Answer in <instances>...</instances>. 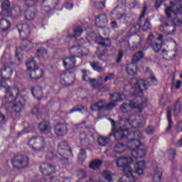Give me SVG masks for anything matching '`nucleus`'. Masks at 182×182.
Listing matches in <instances>:
<instances>
[{"label": "nucleus", "instance_id": "nucleus-58", "mask_svg": "<svg viewBox=\"0 0 182 182\" xmlns=\"http://www.w3.org/2000/svg\"><path fill=\"white\" fill-rule=\"evenodd\" d=\"M122 58H123V51L119 50L118 53V58H117V63H119V62H122Z\"/></svg>", "mask_w": 182, "mask_h": 182}, {"label": "nucleus", "instance_id": "nucleus-36", "mask_svg": "<svg viewBox=\"0 0 182 182\" xmlns=\"http://www.w3.org/2000/svg\"><path fill=\"white\" fill-rule=\"evenodd\" d=\"M113 173L109 171H105L102 173V177L105 178V180H107V181L113 182Z\"/></svg>", "mask_w": 182, "mask_h": 182}, {"label": "nucleus", "instance_id": "nucleus-32", "mask_svg": "<svg viewBox=\"0 0 182 182\" xmlns=\"http://www.w3.org/2000/svg\"><path fill=\"white\" fill-rule=\"evenodd\" d=\"M14 93L18 96L19 95V89L18 88H14L12 90H11V87H7L6 90V94L8 97H12L14 96Z\"/></svg>", "mask_w": 182, "mask_h": 182}, {"label": "nucleus", "instance_id": "nucleus-1", "mask_svg": "<svg viewBox=\"0 0 182 182\" xmlns=\"http://www.w3.org/2000/svg\"><path fill=\"white\" fill-rule=\"evenodd\" d=\"M149 87L147 81L143 80H139L137 78H132L131 80V85L124 87V90L127 92L132 87V90L135 92L126 97V94L121 95L120 93H114L110 95L111 102L107 103L106 100H101L91 105V110L94 112H103V110H112L113 107L117 106L118 102H122V100H129L131 110L132 109H136L139 113L143 112V109L147 106V98L146 97H142L141 102L136 101L134 97H137L136 93H143L144 90H146Z\"/></svg>", "mask_w": 182, "mask_h": 182}, {"label": "nucleus", "instance_id": "nucleus-51", "mask_svg": "<svg viewBox=\"0 0 182 182\" xmlns=\"http://www.w3.org/2000/svg\"><path fill=\"white\" fill-rule=\"evenodd\" d=\"M82 110H85V107L80 106V107H74L70 110L69 113H73L74 112H82Z\"/></svg>", "mask_w": 182, "mask_h": 182}, {"label": "nucleus", "instance_id": "nucleus-53", "mask_svg": "<svg viewBox=\"0 0 182 182\" xmlns=\"http://www.w3.org/2000/svg\"><path fill=\"white\" fill-rule=\"evenodd\" d=\"M16 56L18 61L21 60V56H22V49L17 48L16 51Z\"/></svg>", "mask_w": 182, "mask_h": 182}, {"label": "nucleus", "instance_id": "nucleus-5", "mask_svg": "<svg viewBox=\"0 0 182 182\" xmlns=\"http://www.w3.org/2000/svg\"><path fill=\"white\" fill-rule=\"evenodd\" d=\"M134 139H131L129 141V144H132L136 146V149H133L132 151V158L134 159V164H135L139 161H136V159H143L144 156H146V150L143 148H140V140L143 139V136L141 133L139 132H136L133 134Z\"/></svg>", "mask_w": 182, "mask_h": 182}, {"label": "nucleus", "instance_id": "nucleus-26", "mask_svg": "<svg viewBox=\"0 0 182 182\" xmlns=\"http://www.w3.org/2000/svg\"><path fill=\"white\" fill-rule=\"evenodd\" d=\"M127 146L123 144L118 143L114 147V152L117 154H122V153H124Z\"/></svg>", "mask_w": 182, "mask_h": 182}, {"label": "nucleus", "instance_id": "nucleus-39", "mask_svg": "<svg viewBox=\"0 0 182 182\" xmlns=\"http://www.w3.org/2000/svg\"><path fill=\"white\" fill-rule=\"evenodd\" d=\"M110 139L106 136H100L98 138V143L100 146H106L109 143Z\"/></svg>", "mask_w": 182, "mask_h": 182}, {"label": "nucleus", "instance_id": "nucleus-33", "mask_svg": "<svg viewBox=\"0 0 182 182\" xmlns=\"http://www.w3.org/2000/svg\"><path fill=\"white\" fill-rule=\"evenodd\" d=\"M31 93L33 97H38L39 99L42 96V88L41 87H36L31 90Z\"/></svg>", "mask_w": 182, "mask_h": 182}, {"label": "nucleus", "instance_id": "nucleus-14", "mask_svg": "<svg viewBox=\"0 0 182 182\" xmlns=\"http://www.w3.org/2000/svg\"><path fill=\"white\" fill-rule=\"evenodd\" d=\"M1 77L5 82L9 80L12 75H14V70L10 67L4 66L0 70Z\"/></svg>", "mask_w": 182, "mask_h": 182}, {"label": "nucleus", "instance_id": "nucleus-41", "mask_svg": "<svg viewBox=\"0 0 182 182\" xmlns=\"http://www.w3.org/2000/svg\"><path fill=\"white\" fill-rule=\"evenodd\" d=\"M11 14H12L13 16H21V15L22 14V10L21 9V7L16 6L11 11Z\"/></svg>", "mask_w": 182, "mask_h": 182}, {"label": "nucleus", "instance_id": "nucleus-2", "mask_svg": "<svg viewBox=\"0 0 182 182\" xmlns=\"http://www.w3.org/2000/svg\"><path fill=\"white\" fill-rule=\"evenodd\" d=\"M116 164L117 167H122L124 170V175L120 178L119 182H136L140 176L144 174V168H146V162L141 161L134 164V159L132 158H119ZM130 164H134V171Z\"/></svg>", "mask_w": 182, "mask_h": 182}, {"label": "nucleus", "instance_id": "nucleus-13", "mask_svg": "<svg viewBox=\"0 0 182 182\" xmlns=\"http://www.w3.org/2000/svg\"><path fill=\"white\" fill-rule=\"evenodd\" d=\"M18 33L23 39H25L31 35V27L26 23L17 25Z\"/></svg>", "mask_w": 182, "mask_h": 182}, {"label": "nucleus", "instance_id": "nucleus-61", "mask_svg": "<svg viewBox=\"0 0 182 182\" xmlns=\"http://www.w3.org/2000/svg\"><path fill=\"white\" fill-rule=\"evenodd\" d=\"M181 80H177L176 84L174 85V88L176 89V90H178L180 87H181Z\"/></svg>", "mask_w": 182, "mask_h": 182}, {"label": "nucleus", "instance_id": "nucleus-30", "mask_svg": "<svg viewBox=\"0 0 182 182\" xmlns=\"http://www.w3.org/2000/svg\"><path fill=\"white\" fill-rule=\"evenodd\" d=\"M137 69V66L134 63H132L129 64L126 68L127 73L128 75H134L136 73V70Z\"/></svg>", "mask_w": 182, "mask_h": 182}, {"label": "nucleus", "instance_id": "nucleus-23", "mask_svg": "<svg viewBox=\"0 0 182 182\" xmlns=\"http://www.w3.org/2000/svg\"><path fill=\"white\" fill-rule=\"evenodd\" d=\"M36 56L39 59H48V50L43 48H38L36 52Z\"/></svg>", "mask_w": 182, "mask_h": 182}, {"label": "nucleus", "instance_id": "nucleus-37", "mask_svg": "<svg viewBox=\"0 0 182 182\" xmlns=\"http://www.w3.org/2000/svg\"><path fill=\"white\" fill-rule=\"evenodd\" d=\"M120 111L122 113H129V112H132V108L130 107V104L123 103L120 106Z\"/></svg>", "mask_w": 182, "mask_h": 182}, {"label": "nucleus", "instance_id": "nucleus-9", "mask_svg": "<svg viewBox=\"0 0 182 182\" xmlns=\"http://www.w3.org/2000/svg\"><path fill=\"white\" fill-rule=\"evenodd\" d=\"M13 164V167L14 168H25V167H28V164L29 161L26 156H16L11 161Z\"/></svg>", "mask_w": 182, "mask_h": 182}, {"label": "nucleus", "instance_id": "nucleus-57", "mask_svg": "<svg viewBox=\"0 0 182 182\" xmlns=\"http://www.w3.org/2000/svg\"><path fill=\"white\" fill-rule=\"evenodd\" d=\"M141 29V25L140 24H136L132 28V31H134L136 33L139 32Z\"/></svg>", "mask_w": 182, "mask_h": 182}, {"label": "nucleus", "instance_id": "nucleus-11", "mask_svg": "<svg viewBox=\"0 0 182 182\" xmlns=\"http://www.w3.org/2000/svg\"><path fill=\"white\" fill-rule=\"evenodd\" d=\"M95 130L92 128L86 127L80 133V141L82 144H85L90 137L93 136Z\"/></svg>", "mask_w": 182, "mask_h": 182}, {"label": "nucleus", "instance_id": "nucleus-44", "mask_svg": "<svg viewBox=\"0 0 182 182\" xmlns=\"http://www.w3.org/2000/svg\"><path fill=\"white\" fill-rule=\"evenodd\" d=\"M91 66L94 70H97V72H103L102 65L99 64L98 63H91Z\"/></svg>", "mask_w": 182, "mask_h": 182}, {"label": "nucleus", "instance_id": "nucleus-24", "mask_svg": "<svg viewBox=\"0 0 182 182\" xmlns=\"http://www.w3.org/2000/svg\"><path fill=\"white\" fill-rule=\"evenodd\" d=\"M103 164V162L101 160L97 159L90 162L89 167L92 170H99Z\"/></svg>", "mask_w": 182, "mask_h": 182}, {"label": "nucleus", "instance_id": "nucleus-25", "mask_svg": "<svg viewBox=\"0 0 182 182\" xmlns=\"http://www.w3.org/2000/svg\"><path fill=\"white\" fill-rule=\"evenodd\" d=\"M70 52L74 55H76L77 53L81 55H85V51H83V48L80 46H73L70 49Z\"/></svg>", "mask_w": 182, "mask_h": 182}, {"label": "nucleus", "instance_id": "nucleus-64", "mask_svg": "<svg viewBox=\"0 0 182 182\" xmlns=\"http://www.w3.org/2000/svg\"><path fill=\"white\" fill-rule=\"evenodd\" d=\"M55 182H70V178H61L60 179L57 180Z\"/></svg>", "mask_w": 182, "mask_h": 182}, {"label": "nucleus", "instance_id": "nucleus-27", "mask_svg": "<svg viewBox=\"0 0 182 182\" xmlns=\"http://www.w3.org/2000/svg\"><path fill=\"white\" fill-rule=\"evenodd\" d=\"M182 112V106L180 99L176 100V102L173 107V116H178L179 113Z\"/></svg>", "mask_w": 182, "mask_h": 182}, {"label": "nucleus", "instance_id": "nucleus-50", "mask_svg": "<svg viewBox=\"0 0 182 182\" xmlns=\"http://www.w3.org/2000/svg\"><path fill=\"white\" fill-rule=\"evenodd\" d=\"M149 80L151 82V85H153L154 86H157L159 85V81L157 80V78H156V76L151 75L149 77Z\"/></svg>", "mask_w": 182, "mask_h": 182}, {"label": "nucleus", "instance_id": "nucleus-42", "mask_svg": "<svg viewBox=\"0 0 182 182\" xmlns=\"http://www.w3.org/2000/svg\"><path fill=\"white\" fill-rule=\"evenodd\" d=\"M86 151H85L83 149H81L80 150V153L78 154V160L80 161H83L84 160H86Z\"/></svg>", "mask_w": 182, "mask_h": 182}, {"label": "nucleus", "instance_id": "nucleus-15", "mask_svg": "<svg viewBox=\"0 0 182 182\" xmlns=\"http://www.w3.org/2000/svg\"><path fill=\"white\" fill-rule=\"evenodd\" d=\"M25 102V100L23 98H21V101L18 103L14 104L11 107H8V111L11 112V113H19V112H21L23 109V103Z\"/></svg>", "mask_w": 182, "mask_h": 182}, {"label": "nucleus", "instance_id": "nucleus-12", "mask_svg": "<svg viewBox=\"0 0 182 182\" xmlns=\"http://www.w3.org/2000/svg\"><path fill=\"white\" fill-rule=\"evenodd\" d=\"M82 80H85V82H89L92 89H97V85L100 83L101 80H103V77L102 76L99 77L98 80L90 78L85 70H82Z\"/></svg>", "mask_w": 182, "mask_h": 182}, {"label": "nucleus", "instance_id": "nucleus-7", "mask_svg": "<svg viewBox=\"0 0 182 182\" xmlns=\"http://www.w3.org/2000/svg\"><path fill=\"white\" fill-rule=\"evenodd\" d=\"M40 170L43 174H44V180L46 182H51L55 178L50 174L56 173V167L49 164H43L40 167Z\"/></svg>", "mask_w": 182, "mask_h": 182}, {"label": "nucleus", "instance_id": "nucleus-29", "mask_svg": "<svg viewBox=\"0 0 182 182\" xmlns=\"http://www.w3.org/2000/svg\"><path fill=\"white\" fill-rule=\"evenodd\" d=\"M144 58V53L143 51L137 52L132 58L133 63H139Z\"/></svg>", "mask_w": 182, "mask_h": 182}, {"label": "nucleus", "instance_id": "nucleus-6", "mask_svg": "<svg viewBox=\"0 0 182 182\" xmlns=\"http://www.w3.org/2000/svg\"><path fill=\"white\" fill-rule=\"evenodd\" d=\"M28 146L33 151H43L48 146V141L43 136H33L28 141Z\"/></svg>", "mask_w": 182, "mask_h": 182}, {"label": "nucleus", "instance_id": "nucleus-35", "mask_svg": "<svg viewBox=\"0 0 182 182\" xmlns=\"http://www.w3.org/2000/svg\"><path fill=\"white\" fill-rule=\"evenodd\" d=\"M162 176H163V173H161V171L160 169L156 170L154 175L153 181L161 182Z\"/></svg>", "mask_w": 182, "mask_h": 182}, {"label": "nucleus", "instance_id": "nucleus-43", "mask_svg": "<svg viewBox=\"0 0 182 182\" xmlns=\"http://www.w3.org/2000/svg\"><path fill=\"white\" fill-rule=\"evenodd\" d=\"M164 28H165V29H168L166 32L167 35H173V33L176 32V28H174V27H171L167 23L164 25Z\"/></svg>", "mask_w": 182, "mask_h": 182}, {"label": "nucleus", "instance_id": "nucleus-56", "mask_svg": "<svg viewBox=\"0 0 182 182\" xmlns=\"http://www.w3.org/2000/svg\"><path fill=\"white\" fill-rule=\"evenodd\" d=\"M95 6L98 9H103V8H105V2H103V1L97 2V3H95Z\"/></svg>", "mask_w": 182, "mask_h": 182}, {"label": "nucleus", "instance_id": "nucleus-31", "mask_svg": "<svg viewBox=\"0 0 182 182\" xmlns=\"http://www.w3.org/2000/svg\"><path fill=\"white\" fill-rule=\"evenodd\" d=\"M73 37L79 38L82 36V33H83V28L82 26H76L73 29Z\"/></svg>", "mask_w": 182, "mask_h": 182}, {"label": "nucleus", "instance_id": "nucleus-8", "mask_svg": "<svg viewBox=\"0 0 182 182\" xmlns=\"http://www.w3.org/2000/svg\"><path fill=\"white\" fill-rule=\"evenodd\" d=\"M68 156H73L72 149H69V144L66 141H62L58 145V158L68 160Z\"/></svg>", "mask_w": 182, "mask_h": 182}, {"label": "nucleus", "instance_id": "nucleus-28", "mask_svg": "<svg viewBox=\"0 0 182 182\" xmlns=\"http://www.w3.org/2000/svg\"><path fill=\"white\" fill-rule=\"evenodd\" d=\"M36 16V11L35 10L28 9L25 13V18L27 21H33Z\"/></svg>", "mask_w": 182, "mask_h": 182}, {"label": "nucleus", "instance_id": "nucleus-10", "mask_svg": "<svg viewBox=\"0 0 182 182\" xmlns=\"http://www.w3.org/2000/svg\"><path fill=\"white\" fill-rule=\"evenodd\" d=\"M87 39H92V41H95L98 45H101V46H110L112 45V42L109 38H102L100 36L96 35L95 33H90L87 35Z\"/></svg>", "mask_w": 182, "mask_h": 182}, {"label": "nucleus", "instance_id": "nucleus-20", "mask_svg": "<svg viewBox=\"0 0 182 182\" xmlns=\"http://www.w3.org/2000/svg\"><path fill=\"white\" fill-rule=\"evenodd\" d=\"M53 153H55V149H53V148H51L50 149H48V152L46 154V157L47 160H56V161H58V160H60V161H63V158L59 159L58 156L59 154H58L57 155H53Z\"/></svg>", "mask_w": 182, "mask_h": 182}, {"label": "nucleus", "instance_id": "nucleus-45", "mask_svg": "<svg viewBox=\"0 0 182 182\" xmlns=\"http://www.w3.org/2000/svg\"><path fill=\"white\" fill-rule=\"evenodd\" d=\"M150 29H151V24L150 23V20L146 18L144 24L143 30L147 31H150Z\"/></svg>", "mask_w": 182, "mask_h": 182}, {"label": "nucleus", "instance_id": "nucleus-3", "mask_svg": "<svg viewBox=\"0 0 182 182\" xmlns=\"http://www.w3.org/2000/svg\"><path fill=\"white\" fill-rule=\"evenodd\" d=\"M140 119V122L136 121L135 115H130L129 118H121L119 120V129H116V122L113 120L112 118H109V120L112 125V133L109 134V136L114 135L115 140L119 141V140H123V139H126V137H129V134H133L132 133H129V129H124L123 127H127L128 126H131V127H141L146 123V117H139Z\"/></svg>", "mask_w": 182, "mask_h": 182}, {"label": "nucleus", "instance_id": "nucleus-17", "mask_svg": "<svg viewBox=\"0 0 182 182\" xmlns=\"http://www.w3.org/2000/svg\"><path fill=\"white\" fill-rule=\"evenodd\" d=\"M39 129L41 133L43 134H48V133H50V130H52V127H50V124L48 122H42L39 124Z\"/></svg>", "mask_w": 182, "mask_h": 182}, {"label": "nucleus", "instance_id": "nucleus-55", "mask_svg": "<svg viewBox=\"0 0 182 182\" xmlns=\"http://www.w3.org/2000/svg\"><path fill=\"white\" fill-rule=\"evenodd\" d=\"M147 12V6H144L142 11L141 16L139 17V21H141L142 18H144Z\"/></svg>", "mask_w": 182, "mask_h": 182}, {"label": "nucleus", "instance_id": "nucleus-40", "mask_svg": "<svg viewBox=\"0 0 182 182\" xmlns=\"http://www.w3.org/2000/svg\"><path fill=\"white\" fill-rule=\"evenodd\" d=\"M30 77L31 79H36V73L42 74V70L36 68L33 70H30Z\"/></svg>", "mask_w": 182, "mask_h": 182}, {"label": "nucleus", "instance_id": "nucleus-4", "mask_svg": "<svg viewBox=\"0 0 182 182\" xmlns=\"http://www.w3.org/2000/svg\"><path fill=\"white\" fill-rule=\"evenodd\" d=\"M178 2H181V0H171V6L165 9V14L168 18H171V14L177 15L178 18H174L172 20V22L176 26H182V6Z\"/></svg>", "mask_w": 182, "mask_h": 182}, {"label": "nucleus", "instance_id": "nucleus-60", "mask_svg": "<svg viewBox=\"0 0 182 182\" xmlns=\"http://www.w3.org/2000/svg\"><path fill=\"white\" fill-rule=\"evenodd\" d=\"M153 133H154V128L151 126L148 127V128L146 129V134H153Z\"/></svg>", "mask_w": 182, "mask_h": 182}, {"label": "nucleus", "instance_id": "nucleus-18", "mask_svg": "<svg viewBox=\"0 0 182 182\" xmlns=\"http://www.w3.org/2000/svg\"><path fill=\"white\" fill-rule=\"evenodd\" d=\"M108 22L107 16L105 14H100L95 18V23L99 26H106Z\"/></svg>", "mask_w": 182, "mask_h": 182}, {"label": "nucleus", "instance_id": "nucleus-47", "mask_svg": "<svg viewBox=\"0 0 182 182\" xmlns=\"http://www.w3.org/2000/svg\"><path fill=\"white\" fill-rule=\"evenodd\" d=\"M9 6H11V2L9 0H6L2 4L1 8L3 11H8L9 9Z\"/></svg>", "mask_w": 182, "mask_h": 182}, {"label": "nucleus", "instance_id": "nucleus-48", "mask_svg": "<svg viewBox=\"0 0 182 182\" xmlns=\"http://www.w3.org/2000/svg\"><path fill=\"white\" fill-rule=\"evenodd\" d=\"M100 82H99V84L97 85V87L96 88L94 89H97V90H99V92H107V88L105 87H100V85H102V83H103V80H101L100 81Z\"/></svg>", "mask_w": 182, "mask_h": 182}, {"label": "nucleus", "instance_id": "nucleus-54", "mask_svg": "<svg viewBox=\"0 0 182 182\" xmlns=\"http://www.w3.org/2000/svg\"><path fill=\"white\" fill-rule=\"evenodd\" d=\"M77 176L79 178H85L86 177V172L83 170H80L77 171Z\"/></svg>", "mask_w": 182, "mask_h": 182}, {"label": "nucleus", "instance_id": "nucleus-46", "mask_svg": "<svg viewBox=\"0 0 182 182\" xmlns=\"http://www.w3.org/2000/svg\"><path fill=\"white\" fill-rule=\"evenodd\" d=\"M38 4V0H25L26 6H35Z\"/></svg>", "mask_w": 182, "mask_h": 182}, {"label": "nucleus", "instance_id": "nucleus-59", "mask_svg": "<svg viewBox=\"0 0 182 182\" xmlns=\"http://www.w3.org/2000/svg\"><path fill=\"white\" fill-rule=\"evenodd\" d=\"M152 48L155 52H159V50H160V49H161V46L160 44L156 43L155 45L153 46Z\"/></svg>", "mask_w": 182, "mask_h": 182}, {"label": "nucleus", "instance_id": "nucleus-52", "mask_svg": "<svg viewBox=\"0 0 182 182\" xmlns=\"http://www.w3.org/2000/svg\"><path fill=\"white\" fill-rule=\"evenodd\" d=\"M112 79H114V74L109 73L107 75V76L105 77V79H104V82L106 83L107 80H112Z\"/></svg>", "mask_w": 182, "mask_h": 182}, {"label": "nucleus", "instance_id": "nucleus-34", "mask_svg": "<svg viewBox=\"0 0 182 182\" xmlns=\"http://www.w3.org/2000/svg\"><path fill=\"white\" fill-rule=\"evenodd\" d=\"M26 67L28 70L36 69V62H35V59L30 58L26 63Z\"/></svg>", "mask_w": 182, "mask_h": 182}, {"label": "nucleus", "instance_id": "nucleus-38", "mask_svg": "<svg viewBox=\"0 0 182 182\" xmlns=\"http://www.w3.org/2000/svg\"><path fill=\"white\" fill-rule=\"evenodd\" d=\"M23 46H24L25 50H31L33 48V43L30 40H24L23 41Z\"/></svg>", "mask_w": 182, "mask_h": 182}, {"label": "nucleus", "instance_id": "nucleus-22", "mask_svg": "<svg viewBox=\"0 0 182 182\" xmlns=\"http://www.w3.org/2000/svg\"><path fill=\"white\" fill-rule=\"evenodd\" d=\"M11 28V21H8L5 18H2L0 20V29L1 31H3L4 32H6L8 29Z\"/></svg>", "mask_w": 182, "mask_h": 182}, {"label": "nucleus", "instance_id": "nucleus-21", "mask_svg": "<svg viewBox=\"0 0 182 182\" xmlns=\"http://www.w3.org/2000/svg\"><path fill=\"white\" fill-rule=\"evenodd\" d=\"M75 63H76L75 57L66 58L63 60V65L66 69H72V68H75Z\"/></svg>", "mask_w": 182, "mask_h": 182}, {"label": "nucleus", "instance_id": "nucleus-62", "mask_svg": "<svg viewBox=\"0 0 182 182\" xmlns=\"http://www.w3.org/2000/svg\"><path fill=\"white\" fill-rule=\"evenodd\" d=\"M121 46L127 49V48H129L130 44H129V41H122L121 42Z\"/></svg>", "mask_w": 182, "mask_h": 182}, {"label": "nucleus", "instance_id": "nucleus-16", "mask_svg": "<svg viewBox=\"0 0 182 182\" xmlns=\"http://www.w3.org/2000/svg\"><path fill=\"white\" fill-rule=\"evenodd\" d=\"M68 133V125L66 124H58L55 126V134L57 136H65Z\"/></svg>", "mask_w": 182, "mask_h": 182}, {"label": "nucleus", "instance_id": "nucleus-19", "mask_svg": "<svg viewBox=\"0 0 182 182\" xmlns=\"http://www.w3.org/2000/svg\"><path fill=\"white\" fill-rule=\"evenodd\" d=\"M166 117L168 121V127L166 129V133L171 132L173 129V119H171V108L168 107L166 111Z\"/></svg>", "mask_w": 182, "mask_h": 182}, {"label": "nucleus", "instance_id": "nucleus-49", "mask_svg": "<svg viewBox=\"0 0 182 182\" xmlns=\"http://www.w3.org/2000/svg\"><path fill=\"white\" fill-rule=\"evenodd\" d=\"M127 4L132 9L134 8L135 6H137L139 5V2L134 0H127Z\"/></svg>", "mask_w": 182, "mask_h": 182}, {"label": "nucleus", "instance_id": "nucleus-63", "mask_svg": "<svg viewBox=\"0 0 182 182\" xmlns=\"http://www.w3.org/2000/svg\"><path fill=\"white\" fill-rule=\"evenodd\" d=\"M176 130H177L178 133H181V132H182V121H180L178 123Z\"/></svg>", "mask_w": 182, "mask_h": 182}]
</instances>
